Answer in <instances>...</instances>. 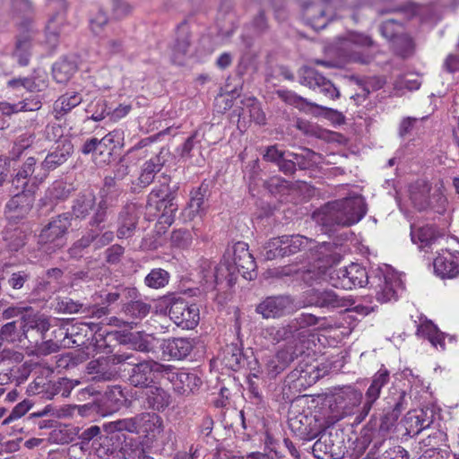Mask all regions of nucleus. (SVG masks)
Listing matches in <instances>:
<instances>
[{
    "mask_svg": "<svg viewBox=\"0 0 459 459\" xmlns=\"http://www.w3.org/2000/svg\"><path fill=\"white\" fill-rule=\"evenodd\" d=\"M366 212L364 199L356 195L326 203L313 212L312 218L329 233L335 226L347 227L359 222Z\"/></svg>",
    "mask_w": 459,
    "mask_h": 459,
    "instance_id": "1",
    "label": "nucleus"
},
{
    "mask_svg": "<svg viewBox=\"0 0 459 459\" xmlns=\"http://www.w3.org/2000/svg\"><path fill=\"white\" fill-rule=\"evenodd\" d=\"M337 300L330 293H319L318 290L311 289L305 291L300 299L289 295L269 296L255 307V312L262 316L293 314L306 307L334 306Z\"/></svg>",
    "mask_w": 459,
    "mask_h": 459,
    "instance_id": "2",
    "label": "nucleus"
},
{
    "mask_svg": "<svg viewBox=\"0 0 459 459\" xmlns=\"http://www.w3.org/2000/svg\"><path fill=\"white\" fill-rule=\"evenodd\" d=\"M161 178L164 181L151 191L148 195V204L151 206L154 204L156 210L161 212V223L171 225L178 210V185L170 186V177L166 174H162Z\"/></svg>",
    "mask_w": 459,
    "mask_h": 459,
    "instance_id": "3",
    "label": "nucleus"
},
{
    "mask_svg": "<svg viewBox=\"0 0 459 459\" xmlns=\"http://www.w3.org/2000/svg\"><path fill=\"white\" fill-rule=\"evenodd\" d=\"M374 46L375 42L369 36L351 31L341 39L339 52L348 62L369 65L377 56L372 49Z\"/></svg>",
    "mask_w": 459,
    "mask_h": 459,
    "instance_id": "4",
    "label": "nucleus"
},
{
    "mask_svg": "<svg viewBox=\"0 0 459 459\" xmlns=\"http://www.w3.org/2000/svg\"><path fill=\"white\" fill-rule=\"evenodd\" d=\"M387 399L388 406L384 408L379 415L373 414L365 427L389 435L402 411L407 407V394L403 390L394 389L392 395Z\"/></svg>",
    "mask_w": 459,
    "mask_h": 459,
    "instance_id": "5",
    "label": "nucleus"
},
{
    "mask_svg": "<svg viewBox=\"0 0 459 459\" xmlns=\"http://www.w3.org/2000/svg\"><path fill=\"white\" fill-rule=\"evenodd\" d=\"M122 133L118 130L109 132L101 139L91 137L84 141L81 152L84 155L91 154L92 159L99 166L110 163L112 154L117 145L120 144Z\"/></svg>",
    "mask_w": 459,
    "mask_h": 459,
    "instance_id": "6",
    "label": "nucleus"
},
{
    "mask_svg": "<svg viewBox=\"0 0 459 459\" xmlns=\"http://www.w3.org/2000/svg\"><path fill=\"white\" fill-rule=\"evenodd\" d=\"M169 365L161 364L154 359H144L133 364L128 381L137 388H147L156 384L160 378H165Z\"/></svg>",
    "mask_w": 459,
    "mask_h": 459,
    "instance_id": "7",
    "label": "nucleus"
},
{
    "mask_svg": "<svg viewBox=\"0 0 459 459\" xmlns=\"http://www.w3.org/2000/svg\"><path fill=\"white\" fill-rule=\"evenodd\" d=\"M18 326L25 338H32L33 333H37L45 339L50 328V323L46 317H22L20 321L10 322L1 327V340L13 341Z\"/></svg>",
    "mask_w": 459,
    "mask_h": 459,
    "instance_id": "8",
    "label": "nucleus"
},
{
    "mask_svg": "<svg viewBox=\"0 0 459 459\" xmlns=\"http://www.w3.org/2000/svg\"><path fill=\"white\" fill-rule=\"evenodd\" d=\"M318 317H299L295 318L287 326L274 327L267 329L269 335L277 342L288 340L290 338L299 339L301 342L306 336L312 335V332L316 328Z\"/></svg>",
    "mask_w": 459,
    "mask_h": 459,
    "instance_id": "9",
    "label": "nucleus"
},
{
    "mask_svg": "<svg viewBox=\"0 0 459 459\" xmlns=\"http://www.w3.org/2000/svg\"><path fill=\"white\" fill-rule=\"evenodd\" d=\"M131 355H115L100 357L97 359L91 360L86 367L87 373L91 376L92 380L96 382L113 381L119 377V363L129 359Z\"/></svg>",
    "mask_w": 459,
    "mask_h": 459,
    "instance_id": "10",
    "label": "nucleus"
},
{
    "mask_svg": "<svg viewBox=\"0 0 459 459\" xmlns=\"http://www.w3.org/2000/svg\"><path fill=\"white\" fill-rule=\"evenodd\" d=\"M73 152L74 145L71 140L64 139L59 141L40 163L39 171L32 178L33 183L35 185L41 184L48 178V173L65 163Z\"/></svg>",
    "mask_w": 459,
    "mask_h": 459,
    "instance_id": "11",
    "label": "nucleus"
},
{
    "mask_svg": "<svg viewBox=\"0 0 459 459\" xmlns=\"http://www.w3.org/2000/svg\"><path fill=\"white\" fill-rule=\"evenodd\" d=\"M319 438L312 446V453L317 459H342L346 446L342 435L337 429L320 433Z\"/></svg>",
    "mask_w": 459,
    "mask_h": 459,
    "instance_id": "12",
    "label": "nucleus"
},
{
    "mask_svg": "<svg viewBox=\"0 0 459 459\" xmlns=\"http://www.w3.org/2000/svg\"><path fill=\"white\" fill-rule=\"evenodd\" d=\"M70 226V212H64L53 217L41 230L39 235V243L41 245L53 244L57 248L63 247Z\"/></svg>",
    "mask_w": 459,
    "mask_h": 459,
    "instance_id": "13",
    "label": "nucleus"
},
{
    "mask_svg": "<svg viewBox=\"0 0 459 459\" xmlns=\"http://www.w3.org/2000/svg\"><path fill=\"white\" fill-rule=\"evenodd\" d=\"M299 83L309 89L318 91L324 97L336 100L340 97L339 90L334 84L315 68L303 66L299 72Z\"/></svg>",
    "mask_w": 459,
    "mask_h": 459,
    "instance_id": "14",
    "label": "nucleus"
},
{
    "mask_svg": "<svg viewBox=\"0 0 459 459\" xmlns=\"http://www.w3.org/2000/svg\"><path fill=\"white\" fill-rule=\"evenodd\" d=\"M32 191H19L12 195L4 206V216L10 222L18 223L25 219L33 207Z\"/></svg>",
    "mask_w": 459,
    "mask_h": 459,
    "instance_id": "15",
    "label": "nucleus"
},
{
    "mask_svg": "<svg viewBox=\"0 0 459 459\" xmlns=\"http://www.w3.org/2000/svg\"><path fill=\"white\" fill-rule=\"evenodd\" d=\"M226 255L232 257V265L245 279L251 280L253 278V273L256 268V264L253 255L248 250V245L247 243L242 241L235 243L231 250H227Z\"/></svg>",
    "mask_w": 459,
    "mask_h": 459,
    "instance_id": "16",
    "label": "nucleus"
},
{
    "mask_svg": "<svg viewBox=\"0 0 459 459\" xmlns=\"http://www.w3.org/2000/svg\"><path fill=\"white\" fill-rule=\"evenodd\" d=\"M165 378L173 385L175 392L182 395L195 393L202 385L201 378L195 373L178 370L169 365Z\"/></svg>",
    "mask_w": 459,
    "mask_h": 459,
    "instance_id": "17",
    "label": "nucleus"
},
{
    "mask_svg": "<svg viewBox=\"0 0 459 459\" xmlns=\"http://www.w3.org/2000/svg\"><path fill=\"white\" fill-rule=\"evenodd\" d=\"M169 156V150L162 147L158 153L146 160L141 166L140 174L137 178L138 186L141 187L150 186L154 181L156 175L165 166Z\"/></svg>",
    "mask_w": 459,
    "mask_h": 459,
    "instance_id": "18",
    "label": "nucleus"
},
{
    "mask_svg": "<svg viewBox=\"0 0 459 459\" xmlns=\"http://www.w3.org/2000/svg\"><path fill=\"white\" fill-rule=\"evenodd\" d=\"M130 445L126 442L124 434L110 432L108 436L100 437L97 452L100 456L108 455L112 459H126L130 455Z\"/></svg>",
    "mask_w": 459,
    "mask_h": 459,
    "instance_id": "19",
    "label": "nucleus"
},
{
    "mask_svg": "<svg viewBox=\"0 0 459 459\" xmlns=\"http://www.w3.org/2000/svg\"><path fill=\"white\" fill-rule=\"evenodd\" d=\"M56 321L57 324H59L58 329L52 332V335L56 339L74 338L80 336L89 339V335H92L100 330L99 325L94 323H73V321H70L69 318L62 321L59 320V318H56Z\"/></svg>",
    "mask_w": 459,
    "mask_h": 459,
    "instance_id": "20",
    "label": "nucleus"
},
{
    "mask_svg": "<svg viewBox=\"0 0 459 459\" xmlns=\"http://www.w3.org/2000/svg\"><path fill=\"white\" fill-rule=\"evenodd\" d=\"M20 30H22L19 33L16 39L15 48L13 56L17 59V62L22 66L29 65L31 56V39L33 33L32 20L27 18L21 22Z\"/></svg>",
    "mask_w": 459,
    "mask_h": 459,
    "instance_id": "21",
    "label": "nucleus"
},
{
    "mask_svg": "<svg viewBox=\"0 0 459 459\" xmlns=\"http://www.w3.org/2000/svg\"><path fill=\"white\" fill-rule=\"evenodd\" d=\"M435 273L442 279L459 276V251L442 249L433 261Z\"/></svg>",
    "mask_w": 459,
    "mask_h": 459,
    "instance_id": "22",
    "label": "nucleus"
},
{
    "mask_svg": "<svg viewBox=\"0 0 459 459\" xmlns=\"http://www.w3.org/2000/svg\"><path fill=\"white\" fill-rule=\"evenodd\" d=\"M288 424L291 431L303 440H311L322 431V425L317 423L315 417L303 413L290 417Z\"/></svg>",
    "mask_w": 459,
    "mask_h": 459,
    "instance_id": "23",
    "label": "nucleus"
},
{
    "mask_svg": "<svg viewBox=\"0 0 459 459\" xmlns=\"http://www.w3.org/2000/svg\"><path fill=\"white\" fill-rule=\"evenodd\" d=\"M139 209L134 203L124 205L117 216V237L119 239L129 238L135 233L138 221Z\"/></svg>",
    "mask_w": 459,
    "mask_h": 459,
    "instance_id": "24",
    "label": "nucleus"
},
{
    "mask_svg": "<svg viewBox=\"0 0 459 459\" xmlns=\"http://www.w3.org/2000/svg\"><path fill=\"white\" fill-rule=\"evenodd\" d=\"M139 397L142 398V407L153 411H163L171 403L169 393L155 385L140 391Z\"/></svg>",
    "mask_w": 459,
    "mask_h": 459,
    "instance_id": "25",
    "label": "nucleus"
},
{
    "mask_svg": "<svg viewBox=\"0 0 459 459\" xmlns=\"http://www.w3.org/2000/svg\"><path fill=\"white\" fill-rule=\"evenodd\" d=\"M28 236L29 229L27 226L10 221L2 231V239L10 252H17L22 248L27 242Z\"/></svg>",
    "mask_w": 459,
    "mask_h": 459,
    "instance_id": "26",
    "label": "nucleus"
},
{
    "mask_svg": "<svg viewBox=\"0 0 459 459\" xmlns=\"http://www.w3.org/2000/svg\"><path fill=\"white\" fill-rule=\"evenodd\" d=\"M326 9V0L306 4L303 7V15L307 23L316 30L325 29L328 22L325 15Z\"/></svg>",
    "mask_w": 459,
    "mask_h": 459,
    "instance_id": "27",
    "label": "nucleus"
},
{
    "mask_svg": "<svg viewBox=\"0 0 459 459\" xmlns=\"http://www.w3.org/2000/svg\"><path fill=\"white\" fill-rule=\"evenodd\" d=\"M191 46V34L186 22L180 23L177 28L176 39L172 47V61L183 65Z\"/></svg>",
    "mask_w": 459,
    "mask_h": 459,
    "instance_id": "28",
    "label": "nucleus"
},
{
    "mask_svg": "<svg viewBox=\"0 0 459 459\" xmlns=\"http://www.w3.org/2000/svg\"><path fill=\"white\" fill-rule=\"evenodd\" d=\"M137 434H143L148 438H155L163 431L162 418L155 412H142L136 414Z\"/></svg>",
    "mask_w": 459,
    "mask_h": 459,
    "instance_id": "29",
    "label": "nucleus"
},
{
    "mask_svg": "<svg viewBox=\"0 0 459 459\" xmlns=\"http://www.w3.org/2000/svg\"><path fill=\"white\" fill-rule=\"evenodd\" d=\"M297 345L288 344L285 348L277 351L274 358L267 364L269 375L276 377L285 370L290 364L298 358Z\"/></svg>",
    "mask_w": 459,
    "mask_h": 459,
    "instance_id": "30",
    "label": "nucleus"
},
{
    "mask_svg": "<svg viewBox=\"0 0 459 459\" xmlns=\"http://www.w3.org/2000/svg\"><path fill=\"white\" fill-rule=\"evenodd\" d=\"M416 335L429 340L435 348L439 347L442 351L446 349L445 339L446 334L440 331L428 317L418 324Z\"/></svg>",
    "mask_w": 459,
    "mask_h": 459,
    "instance_id": "31",
    "label": "nucleus"
},
{
    "mask_svg": "<svg viewBox=\"0 0 459 459\" xmlns=\"http://www.w3.org/2000/svg\"><path fill=\"white\" fill-rule=\"evenodd\" d=\"M187 301L174 293L163 296L157 300L156 312L163 316H184Z\"/></svg>",
    "mask_w": 459,
    "mask_h": 459,
    "instance_id": "32",
    "label": "nucleus"
},
{
    "mask_svg": "<svg viewBox=\"0 0 459 459\" xmlns=\"http://www.w3.org/2000/svg\"><path fill=\"white\" fill-rule=\"evenodd\" d=\"M390 374L386 368H380L372 377L371 384L365 394V412L372 409L373 404L379 398L381 389L389 382Z\"/></svg>",
    "mask_w": 459,
    "mask_h": 459,
    "instance_id": "33",
    "label": "nucleus"
},
{
    "mask_svg": "<svg viewBox=\"0 0 459 459\" xmlns=\"http://www.w3.org/2000/svg\"><path fill=\"white\" fill-rule=\"evenodd\" d=\"M161 350L164 356L180 360L190 354L193 344L186 338H173L164 341Z\"/></svg>",
    "mask_w": 459,
    "mask_h": 459,
    "instance_id": "34",
    "label": "nucleus"
},
{
    "mask_svg": "<svg viewBox=\"0 0 459 459\" xmlns=\"http://www.w3.org/2000/svg\"><path fill=\"white\" fill-rule=\"evenodd\" d=\"M445 438L446 434L439 429H436L429 433L427 437L421 439L420 441V448L425 447L426 450L420 459H444L438 446Z\"/></svg>",
    "mask_w": 459,
    "mask_h": 459,
    "instance_id": "35",
    "label": "nucleus"
},
{
    "mask_svg": "<svg viewBox=\"0 0 459 459\" xmlns=\"http://www.w3.org/2000/svg\"><path fill=\"white\" fill-rule=\"evenodd\" d=\"M82 97L80 93L72 91L61 95L53 105V113L56 119L63 118L73 108L80 105Z\"/></svg>",
    "mask_w": 459,
    "mask_h": 459,
    "instance_id": "36",
    "label": "nucleus"
},
{
    "mask_svg": "<svg viewBox=\"0 0 459 459\" xmlns=\"http://www.w3.org/2000/svg\"><path fill=\"white\" fill-rule=\"evenodd\" d=\"M96 199L92 194H82L74 199L71 207V220L73 218L85 220L94 210Z\"/></svg>",
    "mask_w": 459,
    "mask_h": 459,
    "instance_id": "37",
    "label": "nucleus"
},
{
    "mask_svg": "<svg viewBox=\"0 0 459 459\" xmlns=\"http://www.w3.org/2000/svg\"><path fill=\"white\" fill-rule=\"evenodd\" d=\"M431 185L425 180L417 181L411 189V200L414 207L420 211H426L430 206L429 194Z\"/></svg>",
    "mask_w": 459,
    "mask_h": 459,
    "instance_id": "38",
    "label": "nucleus"
},
{
    "mask_svg": "<svg viewBox=\"0 0 459 459\" xmlns=\"http://www.w3.org/2000/svg\"><path fill=\"white\" fill-rule=\"evenodd\" d=\"M222 364L234 371H238L244 363V354L238 343L227 344L220 354Z\"/></svg>",
    "mask_w": 459,
    "mask_h": 459,
    "instance_id": "39",
    "label": "nucleus"
},
{
    "mask_svg": "<svg viewBox=\"0 0 459 459\" xmlns=\"http://www.w3.org/2000/svg\"><path fill=\"white\" fill-rule=\"evenodd\" d=\"M439 238L438 233L433 226L426 225L416 228L411 226V238L420 248L430 247Z\"/></svg>",
    "mask_w": 459,
    "mask_h": 459,
    "instance_id": "40",
    "label": "nucleus"
},
{
    "mask_svg": "<svg viewBox=\"0 0 459 459\" xmlns=\"http://www.w3.org/2000/svg\"><path fill=\"white\" fill-rule=\"evenodd\" d=\"M319 293H330L338 301L337 304H334V306H316L317 307L321 308H326V309H340V313L342 312H356L358 314H362L365 316H368V314L374 312V307L371 306H365V305H354V302H351L350 299H346L344 298H340L337 294H335L332 290H324L320 291Z\"/></svg>",
    "mask_w": 459,
    "mask_h": 459,
    "instance_id": "41",
    "label": "nucleus"
},
{
    "mask_svg": "<svg viewBox=\"0 0 459 459\" xmlns=\"http://www.w3.org/2000/svg\"><path fill=\"white\" fill-rule=\"evenodd\" d=\"M76 71V64L67 57L56 61L52 67L53 78L57 83L67 82Z\"/></svg>",
    "mask_w": 459,
    "mask_h": 459,
    "instance_id": "42",
    "label": "nucleus"
},
{
    "mask_svg": "<svg viewBox=\"0 0 459 459\" xmlns=\"http://www.w3.org/2000/svg\"><path fill=\"white\" fill-rule=\"evenodd\" d=\"M299 278L307 286H314L326 282L327 269L326 266L312 264L308 268L298 273Z\"/></svg>",
    "mask_w": 459,
    "mask_h": 459,
    "instance_id": "43",
    "label": "nucleus"
},
{
    "mask_svg": "<svg viewBox=\"0 0 459 459\" xmlns=\"http://www.w3.org/2000/svg\"><path fill=\"white\" fill-rule=\"evenodd\" d=\"M126 402V396L120 385L113 386L105 393L102 399L103 405L106 407V413H113L118 411Z\"/></svg>",
    "mask_w": 459,
    "mask_h": 459,
    "instance_id": "44",
    "label": "nucleus"
},
{
    "mask_svg": "<svg viewBox=\"0 0 459 459\" xmlns=\"http://www.w3.org/2000/svg\"><path fill=\"white\" fill-rule=\"evenodd\" d=\"M80 384L81 381L78 379L60 377L57 380L49 383L46 392L51 398L56 395L68 397L72 390Z\"/></svg>",
    "mask_w": 459,
    "mask_h": 459,
    "instance_id": "45",
    "label": "nucleus"
},
{
    "mask_svg": "<svg viewBox=\"0 0 459 459\" xmlns=\"http://www.w3.org/2000/svg\"><path fill=\"white\" fill-rule=\"evenodd\" d=\"M208 195L209 185L204 182L191 192V198L186 208L188 217H195L204 210V199Z\"/></svg>",
    "mask_w": 459,
    "mask_h": 459,
    "instance_id": "46",
    "label": "nucleus"
},
{
    "mask_svg": "<svg viewBox=\"0 0 459 459\" xmlns=\"http://www.w3.org/2000/svg\"><path fill=\"white\" fill-rule=\"evenodd\" d=\"M283 244H285L284 250H286L287 256L311 248V244L314 242L312 238L299 234L283 235Z\"/></svg>",
    "mask_w": 459,
    "mask_h": 459,
    "instance_id": "47",
    "label": "nucleus"
},
{
    "mask_svg": "<svg viewBox=\"0 0 459 459\" xmlns=\"http://www.w3.org/2000/svg\"><path fill=\"white\" fill-rule=\"evenodd\" d=\"M56 366L58 369H73L86 360V355L80 351H74L56 356Z\"/></svg>",
    "mask_w": 459,
    "mask_h": 459,
    "instance_id": "48",
    "label": "nucleus"
},
{
    "mask_svg": "<svg viewBox=\"0 0 459 459\" xmlns=\"http://www.w3.org/2000/svg\"><path fill=\"white\" fill-rule=\"evenodd\" d=\"M277 96L285 103L295 106L300 110H306L307 107L324 109L325 108L316 103L308 101L307 99L298 95L289 90H277Z\"/></svg>",
    "mask_w": 459,
    "mask_h": 459,
    "instance_id": "49",
    "label": "nucleus"
},
{
    "mask_svg": "<svg viewBox=\"0 0 459 459\" xmlns=\"http://www.w3.org/2000/svg\"><path fill=\"white\" fill-rule=\"evenodd\" d=\"M283 236L273 238L268 240L262 250V255L265 260H273L287 256L286 250H284Z\"/></svg>",
    "mask_w": 459,
    "mask_h": 459,
    "instance_id": "50",
    "label": "nucleus"
},
{
    "mask_svg": "<svg viewBox=\"0 0 459 459\" xmlns=\"http://www.w3.org/2000/svg\"><path fill=\"white\" fill-rule=\"evenodd\" d=\"M327 269V280L330 285L334 288H340L343 290H351L350 281L348 280V266L342 268H334L333 266L326 267Z\"/></svg>",
    "mask_w": 459,
    "mask_h": 459,
    "instance_id": "51",
    "label": "nucleus"
},
{
    "mask_svg": "<svg viewBox=\"0 0 459 459\" xmlns=\"http://www.w3.org/2000/svg\"><path fill=\"white\" fill-rule=\"evenodd\" d=\"M200 267L204 281L201 290H204V293H206L214 290L215 286L218 285V271L215 269V263L208 260L204 261Z\"/></svg>",
    "mask_w": 459,
    "mask_h": 459,
    "instance_id": "52",
    "label": "nucleus"
},
{
    "mask_svg": "<svg viewBox=\"0 0 459 459\" xmlns=\"http://www.w3.org/2000/svg\"><path fill=\"white\" fill-rule=\"evenodd\" d=\"M85 112L88 114L87 119L99 122L103 120L107 115L110 114L108 108V102L103 98H96L92 100L85 108Z\"/></svg>",
    "mask_w": 459,
    "mask_h": 459,
    "instance_id": "53",
    "label": "nucleus"
},
{
    "mask_svg": "<svg viewBox=\"0 0 459 459\" xmlns=\"http://www.w3.org/2000/svg\"><path fill=\"white\" fill-rule=\"evenodd\" d=\"M290 156L294 159L296 168H299L300 170L313 168L318 163V159L320 158L318 153L307 148L303 149L300 153L290 152Z\"/></svg>",
    "mask_w": 459,
    "mask_h": 459,
    "instance_id": "54",
    "label": "nucleus"
},
{
    "mask_svg": "<svg viewBox=\"0 0 459 459\" xmlns=\"http://www.w3.org/2000/svg\"><path fill=\"white\" fill-rule=\"evenodd\" d=\"M388 437L389 435L387 434L373 431L369 428L364 427L360 433V441L361 444L374 443L385 452L390 446V438Z\"/></svg>",
    "mask_w": 459,
    "mask_h": 459,
    "instance_id": "55",
    "label": "nucleus"
},
{
    "mask_svg": "<svg viewBox=\"0 0 459 459\" xmlns=\"http://www.w3.org/2000/svg\"><path fill=\"white\" fill-rule=\"evenodd\" d=\"M170 280V274L162 268H153L144 278V284L151 289L164 288Z\"/></svg>",
    "mask_w": 459,
    "mask_h": 459,
    "instance_id": "56",
    "label": "nucleus"
},
{
    "mask_svg": "<svg viewBox=\"0 0 459 459\" xmlns=\"http://www.w3.org/2000/svg\"><path fill=\"white\" fill-rule=\"evenodd\" d=\"M96 234L90 230L76 240L68 249V254L71 258L80 259L83 256L84 251L94 242Z\"/></svg>",
    "mask_w": 459,
    "mask_h": 459,
    "instance_id": "57",
    "label": "nucleus"
},
{
    "mask_svg": "<svg viewBox=\"0 0 459 459\" xmlns=\"http://www.w3.org/2000/svg\"><path fill=\"white\" fill-rule=\"evenodd\" d=\"M392 48L394 52L403 58H407L411 56L415 51V44L412 39L407 35L403 33L399 37H396L392 43Z\"/></svg>",
    "mask_w": 459,
    "mask_h": 459,
    "instance_id": "58",
    "label": "nucleus"
},
{
    "mask_svg": "<svg viewBox=\"0 0 459 459\" xmlns=\"http://www.w3.org/2000/svg\"><path fill=\"white\" fill-rule=\"evenodd\" d=\"M78 434V427L61 425L50 433V439L57 444H68L73 442Z\"/></svg>",
    "mask_w": 459,
    "mask_h": 459,
    "instance_id": "59",
    "label": "nucleus"
},
{
    "mask_svg": "<svg viewBox=\"0 0 459 459\" xmlns=\"http://www.w3.org/2000/svg\"><path fill=\"white\" fill-rule=\"evenodd\" d=\"M112 207H114L112 204L100 198L97 207L89 221V226L104 230V225L102 224L107 221L108 210Z\"/></svg>",
    "mask_w": 459,
    "mask_h": 459,
    "instance_id": "60",
    "label": "nucleus"
},
{
    "mask_svg": "<svg viewBox=\"0 0 459 459\" xmlns=\"http://www.w3.org/2000/svg\"><path fill=\"white\" fill-rule=\"evenodd\" d=\"M348 280L351 290L356 287H364L368 282V275L366 269L358 264H351L348 266Z\"/></svg>",
    "mask_w": 459,
    "mask_h": 459,
    "instance_id": "61",
    "label": "nucleus"
},
{
    "mask_svg": "<svg viewBox=\"0 0 459 459\" xmlns=\"http://www.w3.org/2000/svg\"><path fill=\"white\" fill-rule=\"evenodd\" d=\"M265 188L273 195H287L292 188V184L281 178L273 177L264 182Z\"/></svg>",
    "mask_w": 459,
    "mask_h": 459,
    "instance_id": "62",
    "label": "nucleus"
},
{
    "mask_svg": "<svg viewBox=\"0 0 459 459\" xmlns=\"http://www.w3.org/2000/svg\"><path fill=\"white\" fill-rule=\"evenodd\" d=\"M215 269L218 271V284L221 283L224 280L227 281L229 286H232L236 281V270L234 266L223 256V261L220 264H215Z\"/></svg>",
    "mask_w": 459,
    "mask_h": 459,
    "instance_id": "63",
    "label": "nucleus"
},
{
    "mask_svg": "<svg viewBox=\"0 0 459 459\" xmlns=\"http://www.w3.org/2000/svg\"><path fill=\"white\" fill-rule=\"evenodd\" d=\"M379 30L382 36L393 43L396 37L403 34V24L395 19H388L381 23Z\"/></svg>",
    "mask_w": 459,
    "mask_h": 459,
    "instance_id": "64",
    "label": "nucleus"
}]
</instances>
